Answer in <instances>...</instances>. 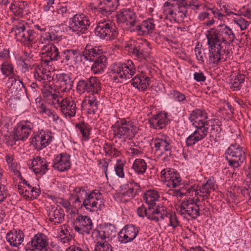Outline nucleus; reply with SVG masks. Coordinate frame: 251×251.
Returning <instances> with one entry per match:
<instances>
[{
  "label": "nucleus",
  "mask_w": 251,
  "mask_h": 251,
  "mask_svg": "<svg viewBox=\"0 0 251 251\" xmlns=\"http://www.w3.org/2000/svg\"><path fill=\"white\" fill-rule=\"evenodd\" d=\"M159 198V193L155 190H148L144 195V199L149 207H155Z\"/></svg>",
  "instance_id": "c03bdc74"
},
{
  "label": "nucleus",
  "mask_w": 251,
  "mask_h": 251,
  "mask_svg": "<svg viewBox=\"0 0 251 251\" xmlns=\"http://www.w3.org/2000/svg\"><path fill=\"white\" fill-rule=\"evenodd\" d=\"M228 166L233 169L240 167L246 158V149L235 143L231 144L225 152Z\"/></svg>",
  "instance_id": "423d86ee"
},
{
  "label": "nucleus",
  "mask_w": 251,
  "mask_h": 251,
  "mask_svg": "<svg viewBox=\"0 0 251 251\" xmlns=\"http://www.w3.org/2000/svg\"><path fill=\"white\" fill-rule=\"evenodd\" d=\"M42 63L45 65L50 66L52 61H58L66 65L76 63L81 57L78 50L65 49L61 51L54 45L44 46L42 49Z\"/></svg>",
  "instance_id": "7ed1b4c3"
},
{
  "label": "nucleus",
  "mask_w": 251,
  "mask_h": 251,
  "mask_svg": "<svg viewBox=\"0 0 251 251\" xmlns=\"http://www.w3.org/2000/svg\"><path fill=\"white\" fill-rule=\"evenodd\" d=\"M61 40V37L54 31L51 30L42 33L39 39V43L46 44L45 46L52 45L50 42H58Z\"/></svg>",
  "instance_id": "79ce46f5"
},
{
  "label": "nucleus",
  "mask_w": 251,
  "mask_h": 251,
  "mask_svg": "<svg viewBox=\"0 0 251 251\" xmlns=\"http://www.w3.org/2000/svg\"><path fill=\"white\" fill-rule=\"evenodd\" d=\"M215 181L213 177H210L207 180L206 182L200 186L198 189V187L196 188L194 187L195 192H193V196L194 195L197 197L196 199L197 201H201L207 199L210 195L211 190H214L215 189Z\"/></svg>",
  "instance_id": "5701e85b"
},
{
  "label": "nucleus",
  "mask_w": 251,
  "mask_h": 251,
  "mask_svg": "<svg viewBox=\"0 0 251 251\" xmlns=\"http://www.w3.org/2000/svg\"><path fill=\"white\" fill-rule=\"evenodd\" d=\"M110 76L111 79L117 83H122L124 80L127 79L120 63L113 64L111 66Z\"/></svg>",
  "instance_id": "72a5a7b5"
},
{
  "label": "nucleus",
  "mask_w": 251,
  "mask_h": 251,
  "mask_svg": "<svg viewBox=\"0 0 251 251\" xmlns=\"http://www.w3.org/2000/svg\"><path fill=\"white\" fill-rule=\"evenodd\" d=\"M55 0H44L42 8L45 12L53 11V6Z\"/></svg>",
  "instance_id": "338daca9"
},
{
  "label": "nucleus",
  "mask_w": 251,
  "mask_h": 251,
  "mask_svg": "<svg viewBox=\"0 0 251 251\" xmlns=\"http://www.w3.org/2000/svg\"><path fill=\"white\" fill-rule=\"evenodd\" d=\"M43 97L48 101H51V104L54 106L60 97L59 93H55L52 86L49 83L44 84L42 88Z\"/></svg>",
  "instance_id": "e433bc0d"
},
{
  "label": "nucleus",
  "mask_w": 251,
  "mask_h": 251,
  "mask_svg": "<svg viewBox=\"0 0 251 251\" xmlns=\"http://www.w3.org/2000/svg\"><path fill=\"white\" fill-rule=\"evenodd\" d=\"M36 108L38 112L40 114H50V109L46 106L45 104L40 99H36Z\"/></svg>",
  "instance_id": "052dcab7"
},
{
  "label": "nucleus",
  "mask_w": 251,
  "mask_h": 251,
  "mask_svg": "<svg viewBox=\"0 0 251 251\" xmlns=\"http://www.w3.org/2000/svg\"><path fill=\"white\" fill-rule=\"evenodd\" d=\"M124 166L125 164L120 160H117L116 164L114 165V171L116 175L120 178H123L125 177Z\"/></svg>",
  "instance_id": "e2e57ef3"
},
{
  "label": "nucleus",
  "mask_w": 251,
  "mask_h": 251,
  "mask_svg": "<svg viewBox=\"0 0 251 251\" xmlns=\"http://www.w3.org/2000/svg\"><path fill=\"white\" fill-rule=\"evenodd\" d=\"M55 87L58 93L66 92L71 90L73 86L74 81L69 74L61 73L57 74L55 76Z\"/></svg>",
  "instance_id": "b1692460"
},
{
  "label": "nucleus",
  "mask_w": 251,
  "mask_h": 251,
  "mask_svg": "<svg viewBox=\"0 0 251 251\" xmlns=\"http://www.w3.org/2000/svg\"><path fill=\"white\" fill-rule=\"evenodd\" d=\"M121 65L123 67L124 73L125 72L126 79L130 78L136 72L135 66L132 61L128 60L125 63H121Z\"/></svg>",
  "instance_id": "09e8293b"
},
{
  "label": "nucleus",
  "mask_w": 251,
  "mask_h": 251,
  "mask_svg": "<svg viewBox=\"0 0 251 251\" xmlns=\"http://www.w3.org/2000/svg\"><path fill=\"white\" fill-rule=\"evenodd\" d=\"M131 85L139 91H146L150 86L151 79L144 72L136 75L130 81Z\"/></svg>",
  "instance_id": "cd10ccee"
},
{
  "label": "nucleus",
  "mask_w": 251,
  "mask_h": 251,
  "mask_svg": "<svg viewBox=\"0 0 251 251\" xmlns=\"http://www.w3.org/2000/svg\"><path fill=\"white\" fill-rule=\"evenodd\" d=\"M193 192H195L194 187L187 186L186 187H182L178 189L171 190L169 192V194L181 198L184 196L192 197Z\"/></svg>",
  "instance_id": "49530a36"
},
{
  "label": "nucleus",
  "mask_w": 251,
  "mask_h": 251,
  "mask_svg": "<svg viewBox=\"0 0 251 251\" xmlns=\"http://www.w3.org/2000/svg\"><path fill=\"white\" fill-rule=\"evenodd\" d=\"M5 160L9 171L19 179L22 178L21 173L18 170V164L16 161L14 155L10 153H6L5 154Z\"/></svg>",
  "instance_id": "37998d69"
},
{
  "label": "nucleus",
  "mask_w": 251,
  "mask_h": 251,
  "mask_svg": "<svg viewBox=\"0 0 251 251\" xmlns=\"http://www.w3.org/2000/svg\"><path fill=\"white\" fill-rule=\"evenodd\" d=\"M34 126V123L30 121H21L14 128V139L16 140H25L28 137Z\"/></svg>",
  "instance_id": "412c9836"
},
{
  "label": "nucleus",
  "mask_w": 251,
  "mask_h": 251,
  "mask_svg": "<svg viewBox=\"0 0 251 251\" xmlns=\"http://www.w3.org/2000/svg\"><path fill=\"white\" fill-rule=\"evenodd\" d=\"M25 1H18L10 6V9L15 16L22 17L25 14Z\"/></svg>",
  "instance_id": "8fccbe9b"
},
{
  "label": "nucleus",
  "mask_w": 251,
  "mask_h": 251,
  "mask_svg": "<svg viewBox=\"0 0 251 251\" xmlns=\"http://www.w3.org/2000/svg\"><path fill=\"white\" fill-rule=\"evenodd\" d=\"M139 232V227L132 224L125 226L118 234V240L121 244L131 242L136 238Z\"/></svg>",
  "instance_id": "aec40b11"
},
{
  "label": "nucleus",
  "mask_w": 251,
  "mask_h": 251,
  "mask_svg": "<svg viewBox=\"0 0 251 251\" xmlns=\"http://www.w3.org/2000/svg\"><path fill=\"white\" fill-rule=\"evenodd\" d=\"M48 245L47 237L40 233L35 235L25 249V251H48Z\"/></svg>",
  "instance_id": "6ab92c4d"
},
{
  "label": "nucleus",
  "mask_w": 251,
  "mask_h": 251,
  "mask_svg": "<svg viewBox=\"0 0 251 251\" xmlns=\"http://www.w3.org/2000/svg\"><path fill=\"white\" fill-rule=\"evenodd\" d=\"M53 138L50 131L41 129L33 133L30 142L35 149L41 150L50 144Z\"/></svg>",
  "instance_id": "a211bd4d"
},
{
  "label": "nucleus",
  "mask_w": 251,
  "mask_h": 251,
  "mask_svg": "<svg viewBox=\"0 0 251 251\" xmlns=\"http://www.w3.org/2000/svg\"><path fill=\"white\" fill-rule=\"evenodd\" d=\"M151 210V207L147 209L144 205L140 206L137 210L138 215L141 218L146 217L149 219V211Z\"/></svg>",
  "instance_id": "69168bd1"
},
{
  "label": "nucleus",
  "mask_w": 251,
  "mask_h": 251,
  "mask_svg": "<svg viewBox=\"0 0 251 251\" xmlns=\"http://www.w3.org/2000/svg\"><path fill=\"white\" fill-rule=\"evenodd\" d=\"M245 80V76L243 75H239L232 79L230 83V87L233 91H237L240 89L241 84Z\"/></svg>",
  "instance_id": "864d4df0"
},
{
  "label": "nucleus",
  "mask_w": 251,
  "mask_h": 251,
  "mask_svg": "<svg viewBox=\"0 0 251 251\" xmlns=\"http://www.w3.org/2000/svg\"><path fill=\"white\" fill-rule=\"evenodd\" d=\"M71 166L70 156L66 153L57 155L53 160L52 167L60 172L67 171L70 169Z\"/></svg>",
  "instance_id": "bb28decb"
},
{
  "label": "nucleus",
  "mask_w": 251,
  "mask_h": 251,
  "mask_svg": "<svg viewBox=\"0 0 251 251\" xmlns=\"http://www.w3.org/2000/svg\"><path fill=\"white\" fill-rule=\"evenodd\" d=\"M104 52L100 47H93L88 45L82 52V56L85 60L93 62L91 71L94 75L103 74L107 67V59Z\"/></svg>",
  "instance_id": "39448f33"
},
{
  "label": "nucleus",
  "mask_w": 251,
  "mask_h": 251,
  "mask_svg": "<svg viewBox=\"0 0 251 251\" xmlns=\"http://www.w3.org/2000/svg\"><path fill=\"white\" fill-rule=\"evenodd\" d=\"M114 130L116 137L121 139H133L137 133L138 128L129 119H121L115 123Z\"/></svg>",
  "instance_id": "0eeeda50"
},
{
  "label": "nucleus",
  "mask_w": 251,
  "mask_h": 251,
  "mask_svg": "<svg viewBox=\"0 0 251 251\" xmlns=\"http://www.w3.org/2000/svg\"><path fill=\"white\" fill-rule=\"evenodd\" d=\"M147 42L137 43L134 47L130 49L129 52L131 55L139 61L146 59L147 55L145 51L144 46L147 45Z\"/></svg>",
  "instance_id": "a19ab883"
},
{
  "label": "nucleus",
  "mask_w": 251,
  "mask_h": 251,
  "mask_svg": "<svg viewBox=\"0 0 251 251\" xmlns=\"http://www.w3.org/2000/svg\"><path fill=\"white\" fill-rule=\"evenodd\" d=\"M235 17L233 18L232 21L234 24L239 26L241 30L246 29L249 25L250 23L249 21L244 19L240 15H235Z\"/></svg>",
  "instance_id": "bf43d9fd"
},
{
  "label": "nucleus",
  "mask_w": 251,
  "mask_h": 251,
  "mask_svg": "<svg viewBox=\"0 0 251 251\" xmlns=\"http://www.w3.org/2000/svg\"><path fill=\"white\" fill-rule=\"evenodd\" d=\"M95 33L100 39L106 40L114 39L118 35L114 24L105 20L99 22L95 29Z\"/></svg>",
  "instance_id": "9b49d317"
},
{
  "label": "nucleus",
  "mask_w": 251,
  "mask_h": 251,
  "mask_svg": "<svg viewBox=\"0 0 251 251\" xmlns=\"http://www.w3.org/2000/svg\"><path fill=\"white\" fill-rule=\"evenodd\" d=\"M21 180V182L24 184V185H27V189H25V192H28L29 193L31 197L34 198H36L40 194V190L39 189L32 187L30 185L29 183H28L27 181L25 180L23 177L20 179Z\"/></svg>",
  "instance_id": "4d7b16f0"
},
{
  "label": "nucleus",
  "mask_w": 251,
  "mask_h": 251,
  "mask_svg": "<svg viewBox=\"0 0 251 251\" xmlns=\"http://www.w3.org/2000/svg\"><path fill=\"white\" fill-rule=\"evenodd\" d=\"M57 238L59 241L65 244L70 241L73 238V236L71 235L67 230L65 231L61 228L60 234Z\"/></svg>",
  "instance_id": "0e129e2a"
},
{
  "label": "nucleus",
  "mask_w": 251,
  "mask_h": 251,
  "mask_svg": "<svg viewBox=\"0 0 251 251\" xmlns=\"http://www.w3.org/2000/svg\"><path fill=\"white\" fill-rule=\"evenodd\" d=\"M170 120L167 116L166 113H160L154 115L149 121L150 126L154 129H162L168 125Z\"/></svg>",
  "instance_id": "f704fd0d"
},
{
  "label": "nucleus",
  "mask_w": 251,
  "mask_h": 251,
  "mask_svg": "<svg viewBox=\"0 0 251 251\" xmlns=\"http://www.w3.org/2000/svg\"><path fill=\"white\" fill-rule=\"evenodd\" d=\"M89 191L87 186L77 187L74 189L71 199H74L73 204L75 208L82 207V201H84Z\"/></svg>",
  "instance_id": "7c9ffc66"
},
{
  "label": "nucleus",
  "mask_w": 251,
  "mask_h": 251,
  "mask_svg": "<svg viewBox=\"0 0 251 251\" xmlns=\"http://www.w3.org/2000/svg\"><path fill=\"white\" fill-rule=\"evenodd\" d=\"M138 194V190L134 189L133 186H128V189L122 194V198L125 201H128L134 198Z\"/></svg>",
  "instance_id": "13d9d810"
},
{
  "label": "nucleus",
  "mask_w": 251,
  "mask_h": 251,
  "mask_svg": "<svg viewBox=\"0 0 251 251\" xmlns=\"http://www.w3.org/2000/svg\"><path fill=\"white\" fill-rule=\"evenodd\" d=\"M117 23L126 30L133 32L137 23V16L130 8H124L118 11L116 14Z\"/></svg>",
  "instance_id": "1a4fd4ad"
},
{
  "label": "nucleus",
  "mask_w": 251,
  "mask_h": 251,
  "mask_svg": "<svg viewBox=\"0 0 251 251\" xmlns=\"http://www.w3.org/2000/svg\"><path fill=\"white\" fill-rule=\"evenodd\" d=\"M132 169L138 176L139 180H146L144 175L147 169V165L144 159L141 158L135 159L132 164Z\"/></svg>",
  "instance_id": "58836bf2"
},
{
  "label": "nucleus",
  "mask_w": 251,
  "mask_h": 251,
  "mask_svg": "<svg viewBox=\"0 0 251 251\" xmlns=\"http://www.w3.org/2000/svg\"><path fill=\"white\" fill-rule=\"evenodd\" d=\"M173 142L169 136L160 134L154 140V146L156 151H166L172 149Z\"/></svg>",
  "instance_id": "c85d7f7f"
},
{
  "label": "nucleus",
  "mask_w": 251,
  "mask_h": 251,
  "mask_svg": "<svg viewBox=\"0 0 251 251\" xmlns=\"http://www.w3.org/2000/svg\"><path fill=\"white\" fill-rule=\"evenodd\" d=\"M188 120L195 130L185 139L186 146L192 147L204 139L209 132L206 126L208 120V114L204 109H196L192 111Z\"/></svg>",
  "instance_id": "f03ea898"
},
{
  "label": "nucleus",
  "mask_w": 251,
  "mask_h": 251,
  "mask_svg": "<svg viewBox=\"0 0 251 251\" xmlns=\"http://www.w3.org/2000/svg\"><path fill=\"white\" fill-rule=\"evenodd\" d=\"M102 205H103V197L100 191L97 189L90 191L82 203V206H84L90 212L100 210Z\"/></svg>",
  "instance_id": "2eb2a0df"
},
{
  "label": "nucleus",
  "mask_w": 251,
  "mask_h": 251,
  "mask_svg": "<svg viewBox=\"0 0 251 251\" xmlns=\"http://www.w3.org/2000/svg\"><path fill=\"white\" fill-rule=\"evenodd\" d=\"M76 224H78L82 227L86 234H89L93 227V225L90 218L86 216L80 215L76 219Z\"/></svg>",
  "instance_id": "a18cd8bd"
},
{
  "label": "nucleus",
  "mask_w": 251,
  "mask_h": 251,
  "mask_svg": "<svg viewBox=\"0 0 251 251\" xmlns=\"http://www.w3.org/2000/svg\"><path fill=\"white\" fill-rule=\"evenodd\" d=\"M90 18L83 13L76 14L69 19L68 28L76 34L80 35L86 32L90 26Z\"/></svg>",
  "instance_id": "9d476101"
},
{
  "label": "nucleus",
  "mask_w": 251,
  "mask_h": 251,
  "mask_svg": "<svg viewBox=\"0 0 251 251\" xmlns=\"http://www.w3.org/2000/svg\"><path fill=\"white\" fill-rule=\"evenodd\" d=\"M54 107L56 109L59 108L60 112L66 118L71 119L76 114V102L72 98L64 99L61 96Z\"/></svg>",
  "instance_id": "f3484780"
},
{
  "label": "nucleus",
  "mask_w": 251,
  "mask_h": 251,
  "mask_svg": "<svg viewBox=\"0 0 251 251\" xmlns=\"http://www.w3.org/2000/svg\"><path fill=\"white\" fill-rule=\"evenodd\" d=\"M178 213L186 219H196L200 216V208L194 199L183 200L176 208Z\"/></svg>",
  "instance_id": "f8f14e48"
},
{
  "label": "nucleus",
  "mask_w": 251,
  "mask_h": 251,
  "mask_svg": "<svg viewBox=\"0 0 251 251\" xmlns=\"http://www.w3.org/2000/svg\"><path fill=\"white\" fill-rule=\"evenodd\" d=\"M0 70L3 75L9 76L14 74V66L10 61H4L0 65Z\"/></svg>",
  "instance_id": "603ef678"
},
{
  "label": "nucleus",
  "mask_w": 251,
  "mask_h": 251,
  "mask_svg": "<svg viewBox=\"0 0 251 251\" xmlns=\"http://www.w3.org/2000/svg\"><path fill=\"white\" fill-rule=\"evenodd\" d=\"M120 0H103L98 8V12L103 16H107L115 10L119 5Z\"/></svg>",
  "instance_id": "473e14b6"
},
{
  "label": "nucleus",
  "mask_w": 251,
  "mask_h": 251,
  "mask_svg": "<svg viewBox=\"0 0 251 251\" xmlns=\"http://www.w3.org/2000/svg\"><path fill=\"white\" fill-rule=\"evenodd\" d=\"M155 28L154 21L152 19L145 20L137 25L134 28L133 32H136L139 35L144 36L148 34L150 31Z\"/></svg>",
  "instance_id": "4c0bfd02"
},
{
  "label": "nucleus",
  "mask_w": 251,
  "mask_h": 251,
  "mask_svg": "<svg viewBox=\"0 0 251 251\" xmlns=\"http://www.w3.org/2000/svg\"><path fill=\"white\" fill-rule=\"evenodd\" d=\"M29 166L36 175H43L48 170V163L45 158L39 156L32 159Z\"/></svg>",
  "instance_id": "2f4dec72"
},
{
  "label": "nucleus",
  "mask_w": 251,
  "mask_h": 251,
  "mask_svg": "<svg viewBox=\"0 0 251 251\" xmlns=\"http://www.w3.org/2000/svg\"><path fill=\"white\" fill-rule=\"evenodd\" d=\"M47 211L49 221L54 225L61 224L64 222L65 214L64 210L58 205L48 207Z\"/></svg>",
  "instance_id": "a878e982"
},
{
  "label": "nucleus",
  "mask_w": 251,
  "mask_h": 251,
  "mask_svg": "<svg viewBox=\"0 0 251 251\" xmlns=\"http://www.w3.org/2000/svg\"><path fill=\"white\" fill-rule=\"evenodd\" d=\"M178 213L186 219H196L200 216V208L194 199L183 200L176 208Z\"/></svg>",
  "instance_id": "ddd939ff"
},
{
  "label": "nucleus",
  "mask_w": 251,
  "mask_h": 251,
  "mask_svg": "<svg viewBox=\"0 0 251 251\" xmlns=\"http://www.w3.org/2000/svg\"><path fill=\"white\" fill-rule=\"evenodd\" d=\"M75 127L81 134L84 141H86L89 139L90 127L88 124L80 122L76 124Z\"/></svg>",
  "instance_id": "de8ad7c7"
},
{
  "label": "nucleus",
  "mask_w": 251,
  "mask_h": 251,
  "mask_svg": "<svg viewBox=\"0 0 251 251\" xmlns=\"http://www.w3.org/2000/svg\"><path fill=\"white\" fill-rule=\"evenodd\" d=\"M24 237L22 230H13L7 233L6 238L11 246L17 247L23 243Z\"/></svg>",
  "instance_id": "c9c22d12"
},
{
  "label": "nucleus",
  "mask_w": 251,
  "mask_h": 251,
  "mask_svg": "<svg viewBox=\"0 0 251 251\" xmlns=\"http://www.w3.org/2000/svg\"><path fill=\"white\" fill-rule=\"evenodd\" d=\"M26 23L24 21L20 22L13 26L11 33L15 36L17 40L29 45L36 38L37 33L33 30L26 29Z\"/></svg>",
  "instance_id": "6e6552de"
},
{
  "label": "nucleus",
  "mask_w": 251,
  "mask_h": 251,
  "mask_svg": "<svg viewBox=\"0 0 251 251\" xmlns=\"http://www.w3.org/2000/svg\"><path fill=\"white\" fill-rule=\"evenodd\" d=\"M95 251H113L112 245L107 241H97L95 246Z\"/></svg>",
  "instance_id": "6e6d98bb"
},
{
  "label": "nucleus",
  "mask_w": 251,
  "mask_h": 251,
  "mask_svg": "<svg viewBox=\"0 0 251 251\" xmlns=\"http://www.w3.org/2000/svg\"><path fill=\"white\" fill-rule=\"evenodd\" d=\"M34 77L36 80L42 82L44 84L48 83L53 80L51 73L42 67H38L35 68Z\"/></svg>",
  "instance_id": "ea45409f"
},
{
  "label": "nucleus",
  "mask_w": 251,
  "mask_h": 251,
  "mask_svg": "<svg viewBox=\"0 0 251 251\" xmlns=\"http://www.w3.org/2000/svg\"><path fill=\"white\" fill-rule=\"evenodd\" d=\"M172 99L181 104H186L188 102L187 98L184 94L177 90H172L170 92Z\"/></svg>",
  "instance_id": "5fc2aeb1"
},
{
  "label": "nucleus",
  "mask_w": 251,
  "mask_h": 251,
  "mask_svg": "<svg viewBox=\"0 0 251 251\" xmlns=\"http://www.w3.org/2000/svg\"><path fill=\"white\" fill-rule=\"evenodd\" d=\"M116 232L115 226L112 224H107L100 225L94 229L91 236L96 241L104 242L111 240L115 236Z\"/></svg>",
  "instance_id": "dca6fc26"
},
{
  "label": "nucleus",
  "mask_w": 251,
  "mask_h": 251,
  "mask_svg": "<svg viewBox=\"0 0 251 251\" xmlns=\"http://www.w3.org/2000/svg\"><path fill=\"white\" fill-rule=\"evenodd\" d=\"M101 90V82L96 76L79 79L76 86L77 92L83 93L85 92L90 94H100Z\"/></svg>",
  "instance_id": "4468645a"
},
{
  "label": "nucleus",
  "mask_w": 251,
  "mask_h": 251,
  "mask_svg": "<svg viewBox=\"0 0 251 251\" xmlns=\"http://www.w3.org/2000/svg\"><path fill=\"white\" fill-rule=\"evenodd\" d=\"M206 124V126H211V128L210 131L211 133L217 135L221 132L222 128L221 127L220 122L218 119L215 118L208 119Z\"/></svg>",
  "instance_id": "3c124183"
},
{
  "label": "nucleus",
  "mask_w": 251,
  "mask_h": 251,
  "mask_svg": "<svg viewBox=\"0 0 251 251\" xmlns=\"http://www.w3.org/2000/svg\"><path fill=\"white\" fill-rule=\"evenodd\" d=\"M67 251H89L88 249L82 245H72L67 249Z\"/></svg>",
  "instance_id": "774afa93"
},
{
  "label": "nucleus",
  "mask_w": 251,
  "mask_h": 251,
  "mask_svg": "<svg viewBox=\"0 0 251 251\" xmlns=\"http://www.w3.org/2000/svg\"><path fill=\"white\" fill-rule=\"evenodd\" d=\"M206 36L210 63L218 65L220 62L226 61L229 53L227 44L233 42L235 38L231 29L224 24L220 25L217 28H211Z\"/></svg>",
  "instance_id": "f257e3e1"
},
{
  "label": "nucleus",
  "mask_w": 251,
  "mask_h": 251,
  "mask_svg": "<svg viewBox=\"0 0 251 251\" xmlns=\"http://www.w3.org/2000/svg\"><path fill=\"white\" fill-rule=\"evenodd\" d=\"M168 219L169 220V226H171L174 229L179 226V222L177 218L176 214L174 212H168L166 219Z\"/></svg>",
  "instance_id": "680f3d73"
},
{
  "label": "nucleus",
  "mask_w": 251,
  "mask_h": 251,
  "mask_svg": "<svg viewBox=\"0 0 251 251\" xmlns=\"http://www.w3.org/2000/svg\"><path fill=\"white\" fill-rule=\"evenodd\" d=\"M201 5L198 0H178L172 4L167 1L164 3V7L169 8L166 10L167 16L176 23L182 22L190 15L191 10L197 12Z\"/></svg>",
  "instance_id": "20e7f679"
},
{
  "label": "nucleus",
  "mask_w": 251,
  "mask_h": 251,
  "mask_svg": "<svg viewBox=\"0 0 251 251\" xmlns=\"http://www.w3.org/2000/svg\"><path fill=\"white\" fill-rule=\"evenodd\" d=\"M161 177L164 178L169 187L176 188L181 184V178L179 173L175 169L167 168L161 172Z\"/></svg>",
  "instance_id": "4be33fe9"
},
{
  "label": "nucleus",
  "mask_w": 251,
  "mask_h": 251,
  "mask_svg": "<svg viewBox=\"0 0 251 251\" xmlns=\"http://www.w3.org/2000/svg\"><path fill=\"white\" fill-rule=\"evenodd\" d=\"M100 100V94H90L82 100L81 107L88 111L89 114H94L98 109Z\"/></svg>",
  "instance_id": "393cba45"
},
{
  "label": "nucleus",
  "mask_w": 251,
  "mask_h": 251,
  "mask_svg": "<svg viewBox=\"0 0 251 251\" xmlns=\"http://www.w3.org/2000/svg\"><path fill=\"white\" fill-rule=\"evenodd\" d=\"M149 211V219L155 222H162L166 219L169 211L163 205L151 207Z\"/></svg>",
  "instance_id": "c756f323"
}]
</instances>
